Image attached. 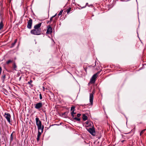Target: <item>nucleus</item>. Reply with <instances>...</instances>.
Masks as SVG:
<instances>
[{"label":"nucleus","instance_id":"nucleus-23","mask_svg":"<svg viewBox=\"0 0 146 146\" xmlns=\"http://www.w3.org/2000/svg\"><path fill=\"white\" fill-rule=\"evenodd\" d=\"M88 3H86V5L85 6H83L82 7H81V9H83V8H85L86 6H88Z\"/></svg>","mask_w":146,"mask_h":146},{"label":"nucleus","instance_id":"nucleus-44","mask_svg":"<svg viewBox=\"0 0 146 146\" xmlns=\"http://www.w3.org/2000/svg\"><path fill=\"white\" fill-rule=\"evenodd\" d=\"M92 65H90V66H89L90 67H92Z\"/></svg>","mask_w":146,"mask_h":146},{"label":"nucleus","instance_id":"nucleus-27","mask_svg":"<svg viewBox=\"0 0 146 146\" xmlns=\"http://www.w3.org/2000/svg\"><path fill=\"white\" fill-rule=\"evenodd\" d=\"M39 97H40V100H41L42 99V95L41 94H39Z\"/></svg>","mask_w":146,"mask_h":146},{"label":"nucleus","instance_id":"nucleus-18","mask_svg":"<svg viewBox=\"0 0 146 146\" xmlns=\"http://www.w3.org/2000/svg\"><path fill=\"white\" fill-rule=\"evenodd\" d=\"M33 82V81L32 80H30L28 82V83L30 84L31 86H33V85L31 84V83Z\"/></svg>","mask_w":146,"mask_h":146},{"label":"nucleus","instance_id":"nucleus-13","mask_svg":"<svg viewBox=\"0 0 146 146\" xmlns=\"http://www.w3.org/2000/svg\"><path fill=\"white\" fill-rule=\"evenodd\" d=\"M6 78V76L5 74L3 75L1 77V79L2 80V82H4V80Z\"/></svg>","mask_w":146,"mask_h":146},{"label":"nucleus","instance_id":"nucleus-16","mask_svg":"<svg viewBox=\"0 0 146 146\" xmlns=\"http://www.w3.org/2000/svg\"><path fill=\"white\" fill-rule=\"evenodd\" d=\"M13 67L14 69L15 70H16V69L17 68V66L15 63H14L13 64Z\"/></svg>","mask_w":146,"mask_h":146},{"label":"nucleus","instance_id":"nucleus-25","mask_svg":"<svg viewBox=\"0 0 146 146\" xmlns=\"http://www.w3.org/2000/svg\"><path fill=\"white\" fill-rule=\"evenodd\" d=\"M101 70H100V71H99L97 73H95V74H96V76H97V77L98 76V74H99L100 73L101 71Z\"/></svg>","mask_w":146,"mask_h":146},{"label":"nucleus","instance_id":"nucleus-3","mask_svg":"<svg viewBox=\"0 0 146 146\" xmlns=\"http://www.w3.org/2000/svg\"><path fill=\"white\" fill-rule=\"evenodd\" d=\"M35 120L36 125L38 127V130L42 129V123L41 121L39 120V119L38 117H36Z\"/></svg>","mask_w":146,"mask_h":146},{"label":"nucleus","instance_id":"nucleus-31","mask_svg":"<svg viewBox=\"0 0 146 146\" xmlns=\"http://www.w3.org/2000/svg\"><path fill=\"white\" fill-rule=\"evenodd\" d=\"M93 5L92 4H90V5H88V6L89 7H93Z\"/></svg>","mask_w":146,"mask_h":146},{"label":"nucleus","instance_id":"nucleus-45","mask_svg":"<svg viewBox=\"0 0 146 146\" xmlns=\"http://www.w3.org/2000/svg\"><path fill=\"white\" fill-rule=\"evenodd\" d=\"M53 22L54 23H55L56 22V21H53Z\"/></svg>","mask_w":146,"mask_h":146},{"label":"nucleus","instance_id":"nucleus-30","mask_svg":"<svg viewBox=\"0 0 146 146\" xmlns=\"http://www.w3.org/2000/svg\"><path fill=\"white\" fill-rule=\"evenodd\" d=\"M81 115V114L80 113H78L77 115V117H79Z\"/></svg>","mask_w":146,"mask_h":146},{"label":"nucleus","instance_id":"nucleus-40","mask_svg":"<svg viewBox=\"0 0 146 146\" xmlns=\"http://www.w3.org/2000/svg\"><path fill=\"white\" fill-rule=\"evenodd\" d=\"M96 61H95V65H94V66H93V67H95V66H96Z\"/></svg>","mask_w":146,"mask_h":146},{"label":"nucleus","instance_id":"nucleus-4","mask_svg":"<svg viewBox=\"0 0 146 146\" xmlns=\"http://www.w3.org/2000/svg\"><path fill=\"white\" fill-rule=\"evenodd\" d=\"M87 130L92 135L95 136L96 135V132L94 128L93 127L92 128H86Z\"/></svg>","mask_w":146,"mask_h":146},{"label":"nucleus","instance_id":"nucleus-29","mask_svg":"<svg viewBox=\"0 0 146 146\" xmlns=\"http://www.w3.org/2000/svg\"><path fill=\"white\" fill-rule=\"evenodd\" d=\"M40 137H37L36 138V140H37V141H38L39 140V139H40Z\"/></svg>","mask_w":146,"mask_h":146},{"label":"nucleus","instance_id":"nucleus-9","mask_svg":"<svg viewBox=\"0 0 146 146\" xmlns=\"http://www.w3.org/2000/svg\"><path fill=\"white\" fill-rule=\"evenodd\" d=\"M47 30L46 33L47 34H50L52 32V29L50 25H48L47 27Z\"/></svg>","mask_w":146,"mask_h":146},{"label":"nucleus","instance_id":"nucleus-34","mask_svg":"<svg viewBox=\"0 0 146 146\" xmlns=\"http://www.w3.org/2000/svg\"><path fill=\"white\" fill-rule=\"evenodd\" d=\"M90 122L88 121H86V122H85V123L87 125H88L89 123Z\"/></svg>","mask_w":146,"mask_h":146},{"label":"nucleus","instance_id":"nucleus-36","mask_svg":"<svg viewBox=\"0 0 146 146\" xmlns=\"http://www.w3.org/2000/svg\"><path fill=\"white\" fill-rule=\"evenodd\" d=\"M2 72V68L0 66V73H1Z\"/></svg>","mask_w":146,"mask_h":146},{"label":"nucleus","instance_id":"nucleus-26","mask_svg":"<svg viewBox=\"0 0 146 146\" xmlns=\"http://www.w3.org/2000/svg\"><path fill=\"white\" fill-rule=\"evenodd\" d=\"M92 122L90 121L88 124V126H92Z\"/></svg>","mask_w":146,"mask_h":146},{"label":"nucleus","instance_id":"nucleus-11","mask_svg":"<svg viewBox=\"0 0 146 146\" xmlns=\"http://www.w3.org/2000/svg\"><path fill=\"white\" fill-rule=\"evenodd\" d=\"M17 39H15V40L14 42L12 43L11 46L10 47V48H13V47L15 46L16 43L17 42Z\"/></svg>","mask_w":146,"mask_h":146},{"label":"nucleus","instance_id":"nucleus-1","mask_svg":"<svg viewBox=\"0 0 146 146\" xmlns=\"http://www.w3.org/2000/svg\"><path fill=\"white\" fill-rule=\"evenodd\" d=\"M42 23H40L34 26V29L31 31V33L35 35H39L42 34L41 29L40 27Z\"/></svg>","mask_w":146,"mask_h":146},{"label":"nucleus","instance_id":"nucleus-15","mask_svg":"<svg viewBox=\"0 0 146 146\" xmlns=\"http://www.w3.org/2000/svg\"><path fill=\"white\" fill-rule=\"evenodd\" d=\"M3 27V22L1 21L0 23V30L2 29Z\"/></svg>","mask_w":146,"mask_h":146},{"label":"nucleus","instance_id":"nucleus-5","mask_svg":"<svg viewBox=\"0 0 146 146\" xmlns=\"http://www.w3.org/2000/svg\"><path fill=\"white\" fill-rule=\"evenodd\" d=\"M43 106V104L41 102H39L35 104V108L39 110L41 109Z\"/></svg>","mask_w":146,"mask_h":146},{"label":"nucleus","instance_id":"nucleus-10","mask_svg":"<svg viewBox=\"0 0 146 146\" xmlns=\"http://www.w3.org/2000/svg\"><path fill=\"white\" fill-rule=\"evenodd\" d=\"M44 128V126L43 125H42V129H41L40 130H38V135H37L38 137H40L42 133L43 132Z\"/></svg>","mask_w":146,"mask_h":146},{"label":"nucleus","instance_id":"nucleus-2","mask_svg":"<svg viewBox=\"0 0 146 146\" xmlns=\"http://www.w3.org/2000/svg\"><path fill=\"white\" fill-rule=\"evenodd\" d=\"M3 116L5 117L7 121L9 123V124L10 125H12V120L11 119V115L10 114L7 112H5L3 115Z\"/></svg>","mask_w":146,"mask_h":146},{"label":"nucleus","instance_id":"nucleus-7","mask_svg":"<svg viewBox=\"0 0 146 146\" xmlns=\"http://www.w3.org/2000/svg\"><path fill=\"white\" fill-rule=\"evenodd\" d=\"M98 77L96 76V74H94L90 80V83L91 84L94 83L96 80V79Z\"/></svg>","mask_w":146,"mask_h":146},{"label":"nucleus","instance_id":"nucleus-43","mask_svg":"<svg viewBox=\"0 0 146 146\" xmlns=\"http://www.w3.org/2000/svg\"><path fill=\"white\" fill-rule=\"evenodd\" d=\"M140 123V124H142V122L141 121L139 123Z\"/></svg>","mask_w":146,"mask_h":146},{"label":"nucleus","instance_id":"nucleus-12","mask_svg":"<svg viewBox=\"0 0 146 146\" xmlns=\"http://www.w3.org/2000/svg\"><path fill=\"white\" fill-rule=\"evenodd\" d=\"M82 119L84 121H85L87 119L88 117L85 114H83V115Z\"/></svg>","mask_w":146,"mask_h":146},{"label":"nucleus","instance_id":"nucleus-32","mask_svg":"<svg viewBox=\"0 0 146 146\" xmlns=\"http://www.w3.org/2000/svg\"><path fill=\"white\" fill-rule=\"evenodd\" d=\"M53 18L52 17H51L50 18V21L51 22L52 21V19Z\"/></svg>","mask_w":146,"mask_h":146},{"label":"nucleus","instance_id":"nucleus-33","mask_svg":"<svg viewBox=\"0 0 146 146\" xmlns=\"http://www.w3.org/2000/svg\"><path fill=\"white\" fill-rule=\"evenodd\" d=\"M71 115L72 116V118H73V119H74V118L75 117H74V114H71Z\"/></svg>","mask_w":146,"mask_h":146},{"label":"nucleus","instance_id":"nucleus-21","mask_svg":"<svg viewBox=\"0 0 146 146\" xmlns=\"http://www.w3.org/2000/svg\"><path fill=\"white\" fill-rule=\"evenodd\" d=\"M74 119L78 121H80V118H78L76 117L74 118Z\"/></svg>","mask_w":146,"mask_h":146},{"label":"nucleus","instance_id":"nucleus-6","mask_svg":"<svg viewBox=\"0 0 146 146\" xmlns=\"http://www.w3.org/2000/svg\"><path fill=\"white\" fill-rule=\"evenodd\" d=\"M94 92V90H93L92 92L90 94L89 100L91 105H92L93 104L94 98L93 95Z\"/></svg>","mask_w":146,"mask_h":146},{"label":"nucleus","instance_id":"nucleus-17","mask_svg":"<svg viewBox=\"0 0 146 146\" xmlns=\"http://www.w3.org/2000/svg\"><path fill=\"white\" fill-rule=\"evenodd\" d=\"M13 133L11 134V136H10V142H12V141H13Z\"/></svg>","mask_w":146,"mask_h":146},{"label":"nucleus","instance_id":"nucleus-28","mask_svg":"<svg viewBox=\"0 0 146 146\" xmlns=\"http://www.w3.org/2000/svg\"><path fill=\"white\" fill-rule=\"evenodd\" d=\"M74 111H71V113H71V114H76V113H75V112H74Z\"/></svg>","mask_w":146,"mask_h":146},{"label":"nucleus","instance_id":"nucleus-42","mask_svg":"<svg viewBox=\"0 0 146 146\" xmlns=\"http://www.w3.org/2000/svg\"><path fill=\"white\" fill-rule=\"evenodd\" d=\"M80 8H78V9H81V7H81L80 6Z\"/></svg>","mask_w":146,"mask_h":146},{"label":"nucleus","instance_id":"nucleus-48","mask_svg":"<svg viewBox=\"0 0 146 146\" xmlns=\"http://www.w3.org/2000/svg\"><path fill=\"white\" fill-rule=\"evenodd\" d=\"M78 6H79V5H78Z\"/></svg>","mask_w":146,"mask_h":146},{"label":"nucleus","instance_id":"nucleus-20","mask_svg":"<svg viewBox=\"0 0 146 146\" xmlns=\"http://www.w3.org/2000/svg\"><path fill=\"white\" fill-rule=\"evenodd\" d=\"M75 107L74 106H72L71 108L70 111L71 112L72 111H75Z\"/></svg>","mask_w":146,"mask_h":146},{"label":"nucleus","instance_id":"nucleus-24","mask_svg":"<svg viewBox=\"0 0 146 146\" xmlns=\"http://www.w3.org/2000/svg\"><path fill=\"white\" fill-rule=\"evenodd\" d=\"M63 11V10L60 11L59 13H58V15L59 16L61 15L62 14V13Z\"/></svg>","mask_w":146,"mask_h":146},{"label":"nucleus","instance_id":"nucleus-38","mask_svg":"<svg viewBox=\"0 0 146 146\" xmlns=\"http://www.w3.org/2000/svg\"><path fill=\"white\" fill-rule=\"evenodd\" d=\"M42 88H43V90L44 91L45 90V88L44 86H43L42 87Z\"/></svg>","mask_w":146,"mask_h":146},{"label":"nucleus","instance_id":"nucleus-35","mask_svg":"<svg viewBox=\"0 0 146 146\" xmlns=\"http://www.w3.org/2000/svg\"><path fill=\"white\" fill-rule=\"evenodd\" d=\"M84 69L85 71L86 72H87V68L86 67H84Z\"/></svg>","mask_w":146,"mask_h":146},{"label":"nucleus","instance_id":"nucleus-22","mask_svg":"<svg viewBox=\"0 0 146 146\" xmlns=\"http://www.w3.org/2000/svg\"><path fill=\"white\" fill-rule=\"evenodd\" d=\"M12 62L13 60H9L6 62V63L7 64H9L10 63Z\"/></svg>","mask_w":146,"mask_h":146},{"label":"nucleus","instance_id":"nucleus-8","mask_svg":"<svg viewBox=\"0 0 146 146\" xmlns=\"http://www.w3.org/2000/svg\"><path fill=\"white\" fill-rule=\"evenodd\" d=\"M32 20L31 19H30L27 22V28L31 29L32 28Z\"/></svg>","mask_w":146,"mask_h":146},{"label":"nucleus","instance_id":"nucleus-39","mask_svg":"<svg viewBox=\"0 0 146 146\" xmlns=\"http://www.w3.org/2000/svg\"><path fill=\"white\" fill-rule=\"evenodd\" d=\"M51 21H50L49 20V21H47V23L48 24V23H51Z\"/></svg>","mask_w":146,"mask_h":146},{"label":"nucleus","instance_id":"nucleus-47","mask_svg":"<svg viewBox=\"0 0 146 146\" xmlns=\"http://www.w3.org/2000/svg\"><path fill=\"white\" fill-rule=\"evenodd\" d=\"M20 79H20H21V77H20V79Z\"/></svg>","mask_w":146,"mask_h":146},{"label":"nucleus","instance_id":"nucleus-46","mask_svg":"<svg viewBox=\"0 0 146 146\" xmlns=\"http://www.w3.org/2000/svg\"><path fill=\"white\" fill-rule=\"evenodd\" d=\"M65 113H65H65H63V115H64L65 114Z\"/></svg>","mask_w":146,"mask_h":146},{"label":"nucleus","instance_id":"nucleus-41","mask_svg":"<svg viewBox=\"0 0 146 146\" xmlns=\"http://www.w3.org/2000/svg\"><path fill=\"white\" fill-rule=\"evenodd\" d=\"M125 141V140H123L121 141V142H122V143H123V142Z\"/></svg>","mask_w":146,"mask_h":146},{"label":"nucleus","instance_id":"nucleus-19","mask_svg":"<svg viewBox=\"0 0 146 146\" xmlns=\"http://www.w3.org/2000/svg\"><path fill=\"white\" fill-rule=\"evenodd\" d=\"M146 130V129H145L142 130L140 133V135H142L144 133V132Z\"/></svg>","mask_w":146,"mask_h":146},{"label":"nucleus","instance_id":"nucleus-37","mask_svg":"<svg viewBox=\"0 0 146 146\" xmlns=\"http://www.w3.org/2000/svg\"><path fill=\"white\" fill-rule=\"evenodd\" d=\"M57 15V13H56L52 17L53 18L54 17Z\"/></svg>","mask_w":146,"mask_h":146},{"label":"nucleus","instance_id":"nucleus-14","mask_svg":"<svg viewBox=\"0 0 146 146\" xmlns=\"http://www.w3.org/2000/svg\"><path fill=\"white\" fill-rule=\"evenodd\" d=\"M66 11L67 12V14H69L70 13V12H72V10H71V7H69L68 9L66 10Z\"/></svg>","mask_w":146,"mask_h":146}]
</instances>
